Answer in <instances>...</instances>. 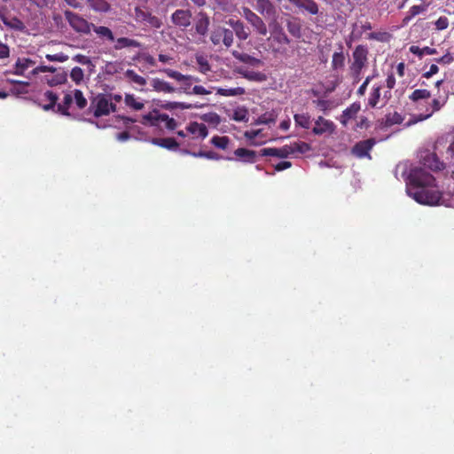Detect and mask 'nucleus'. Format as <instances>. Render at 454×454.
I'll list each match as a JSON object with an SVG mask.
<instances>
[{
	"instance_id": "1",
	"label": "nucleus",
	"mask_w": 454,
	"mask_h": 454,
	"mask_svg": "<svg viewBox=\"0 0 454 454\" xmlns=\"http://www.w3.org/2000/svg\"><path fill=\"white\" fill-rule=\"evenodd\" d=\"M406 183V193L416 202L427 206L443 204L442 193L435 184V178L423 168L413 167L408 171V165H398Z\"/></svg>"
},
{
	"instance_id": "2",
	"label": "nucleus",
	"mask_w": 454,
	"mask_h": 454,
	"mask_svg": "<svg viewBox=\"0 0 454 454\" xmlns=\"http://www.w3.org/2000/svg\"><path fill=\"white\" fill-rule=\"evenodd\" d=\"M269 51L274 55H285L287 51V45L290 40L280 25L275 23L267 39Z\"/></svg>"
},
{
	"instance_id": "3",
	"label": "nucleus",
	"mask_w": 454,
	"mask_h": 454,
	"mask_svg": "<svg viewBox=\"0 0 454 454\" xmlns=\"http://www.w3.org/2000/svg\"><path fill=\"white\" fill-rule=\"evenodd\" d=\"M43 98L48 101L47 104L42 105V107L45 111L54 109L57 106V111L62 115L69 116L70 114L68 109L74 104V97L71 90L65 94L61 103L56 105L58 100V95L51 90H47L43 94Z\"/></svg>"
},
{
	"instance_id": "4",
	"label": "nucleus",
	"mask_w": 454,
	"mask_h": 454,
	"mask_svg": "<svg viewBox=\"0 0 454 454\" xmlns=\"http://www.w3.org/2000/svg\"><path fill=\"white\" fill-rule=\"evenodd\" d=\"M90 109L95 117H100L115 112L116 106L113 102L112 94H99L92 100Z\"/></svg>"
},
{
	"instance_id": "5",
	"label": "nucleus",
	"mask_w": 454,
	"mask_h": 454,
	"mask_svg": "<svg viewBox=\"0 0 454 454\" xmlns=\"http://www.w3.org/2000/svg\"><path fill=\"white\" fill-rule=\"evenodd\" d=\"M368 49L365 45H358L353 51V62L350 66L351 74L356 82L361 79V73L368 60Z\"/></svg>"
},
{
	"instance_id": "6",
	"label": "nucleus",
	"mask_w": 454,
	"mask_h": 454,
	"mask_svg": "<svg viewBox=\"0 0 454 454\" xmlns=\"http://www.w3.org/2000/svg\"><path fill=\"white\" fill-rule=\"evenodd\" d=\"M241 14L244 17V19L253 27V30L255 34L262 36H265L267 35L268 28L266 23L254 12H253L247 7H243Z\"/></svg>"
},
{
	"instance_id": "7",
	"label": "nucleus",
	"mask_w": 454,
	"mask_h": 454,
	"mask_svg": "<svg viewBox=\"0 0 454 454\" xmlns=\"http://www.w3.org/2000/svg\"><path fill=\"white\" fill-rule=\"evenodd\" d=\"M36 64V60L27 57H19L12 68L8 71L10 74L16 75H21L27 78H31L30 71L33 70L34 66Z\"/></svg>"
},
{
	"instance_id": "8",
	"label": "nucleus",
	"mask_w": 454,
	"mask_h": 454,
	"mask_svg": "<svg viewBox=\"0 0 454 454\" xmlns=\"http://www.w3.org/2000/svg\"><path fill=\"white\" fill-rule=\"evenodd\" d=\"M210 41L215 46L223 43L226 48H230L233 44V32L223 27L215 28L210 35Z\"/></svg>"
},
{
	"instance_id": "9",
	"label": "nucleus",
	"mask_w": 454,
	"mask_h": 454,
	"mask_svg": "<svg viewBox=\"0 0 454 454\" xmlns=\"http://www.w3.org/2000/svg\"><path fill=\"white\" fill-rule=\"evenodd\" d=\"M65 17L70 26L77 32L88 35L92 29L93 23L88 22L76 13L70 11L65 12Z\"/></svg>"
},
{
	"instance_id": "10",
	"label": "nucleus",
	"mask_w": 454,
	"mask_h": 454,
	"mask_svg": "<svg viewBox=\"0 0 454 454\" xmlns=\"http://www.w3.org/2000/svg\"><path fill=\"white\" fill-rule=\"evenodd\" d=\"M186 131L189 135H192V137L183 142V145L185 146H192L194 144L195 139L200 138L203 140L208 134L207 126L204 123H199L197 121L191 122L186 127Z\"/></svg>"
},
{
	"instance_id": "11",
	"label": "nucleus",
	"mask_w": 454,
	"mask_h": 454,
	"mask_svg": "<svg viewBox=\"0 0 454 454\" xmlns=\"http://www.w3.org/2000/svg\"><path fill=\"white\" fill-rule=\"evenodd\" d=\"M135 20L139 23L149 25L153 28H160L162 25L161 20L158 17L140 7L135 8Z\"/></svg>"
},
{
	"instance_id": "12",
	"label": "nucleus",
	"mask_w": 454,
	"mask_h": 454,
	"mask_svg": "<svg viewBox=\"0 0 454 454\" xmlns=\"http://www.w3.org/2000/svg\"><path fill=\"white\" fill-rule=\"evenodd\" d=\"M420 163L433 171H438L444 168L443 161H441L436 153L430 151L424 152L420 156Z\"/></svg>"
},
{
	"instance_id": "13",
	"label": "nucleus",
	"mask_w": 454,
	"mask_h": 454,
	"mask_svg": "<svg viewBox=\"0 0 454 454\" xmlns=\"http://www.w3.org/2000/svg\"><path fill=\"white\" fill-rule=\"evenodd\" d=\"M143 118L146 121L164 123L166 129L169 130H174L177 127V122L175 119L170 118L166 114H160L156 111L144 115Z\"/></svg>"
},
{
	"instance_id": "14",
	"label": "nucleus",
	"mask_w": 454,
	"mask_h": 454,
	"mask_svg": "<svg viewBox=\"0 0 454 454\" xmlns=\"http://www.w3.org/2000/svg\"><path fill=\"white\" fill-rule=\"evenodd\" d=\"M192 14L190 10L178 9L171 15L172 23L183 30L192 24Z\"/></svg>"
},
{
	"instance_id": "15",
	"label": "nucleus",
	"mask_w": 454,
	"mask_h": 454,
	"mask_svg": "<svg viewBox=\"0 0 454 454\" xmlns=\"http://www.w3.org/2000/svg\"><path fill=\"white\" fill-rule=\"evenodd\" d=\"M335 124L333 121L325 119L322 116H318L315 120V126L312 129V133L317 136H322L325 134H333L335 131Z\"/></svg>"
},
{
	"instance_id": "16",
	"label": "nucleus",
	"mask_w": 454,
	"mask_h": 454,
	"mask_svg": "<svg viewBox=\"0 0 454 454\" xmlns=\"http://www.w3.org/2000/svg\"><path fill=\"white\" fill-rule=\"evenodd\" d=\"M376 140L374 138H369L366 140L357 142L352 148V153L357 158H369L370 151L375 145Z\"/></svg>"
},
{
	"instance_id": "17",
	"label": "nucleus",
	"mask_w": 454,
	"mask_h": 454,
	"mask_svg": "<svg viewBox=\"0 0 454 454\" xmlns=\"http://www.w3.org/2000/svg\"><path fill=\"white\" fill-rule=\"evenodd\" d=\"M254 9L266 19L276 20L277 8L270 0H256Z\"/></svg>"
},
{
	"instance_id": "18",
	"label": "nucleus",
	"mask_w": 454,
	"mask_h": 454,
	"mask_svg": "<svg viewBox=\"0 0 454 454\" xmlns=\"http://www.w3.org/2000/svg\"><path fill=\"white\" fill-rule=\"evenodd\" d=\"M227 24L230 25V27L232 28L231 31L233 32V34L235 33L236 36L240 41H246L249 37V28L246 27V25L241 20L236 19H230L227 21Z\"/></svg>"
},
{
	"instance_id": "19",
	"label": "nucleus",
	"mask_w": 454,
	"mask_h": 454,
	"mask_svg": "<svg viewBox=\"0 0 454 454\" xmlns=\"http://www.w3.org/2000/svg\"><path fill=\"white\" fill-rule=\"evenodd\" d=\"M262 156H274L278 158H287L294 154L293 149L289 145H284L280 148H263L261 150Z\"/></svg>"
},
{
	"instance_id": "20",
	"label": "nucleus",
	"mask_w": 454,
	"mask_h": 454,
	"mask_svg": "<svg viewBox=\"0 0 454 454\" xmlns=\"http://www.w3.org/2000/svg\"><path fill=\"white\" fill-rule=\"evenodd\" d=\"M210 25V19L204 12H200L196 16L195 30L200 35H206Z\"/></svg>"
},
{
	"instance_id": "21",
	"label": "nucleus",
	"mask_w": 454,
	"mask_h": 454,
	"mask_svg": "<svg viewBox=\"0 0 454 454\" xmlns=\"http://www.w3.org/2000/svg\"><path fill=\"white\" fill-rule=\"evenodd\" d=\"M232 56L239 61L247 64L253 67H258L262 65V61L260 59L254 58L247 53L239 52L238 51H232Z\"/></svg>"
},
{
	"instance_id": "22",
	"label": "nucleus",
	"mask_w": 454,
	"mask_h": 454,
	"mask_svg": "<svg viewBox=\"0 0 454 454\" xmlns=\"http://www.w3.org/2000/svg\"><path fill=\"white\" fill-rule=\"evenodd\" d=\"M114 49L115 51H120L124 48H141L142 44L138 41L135 39H131L129 37H119L117 39L114 38Z\"/></svg>"
},
{
	"instance_id": "23",
	"label": "nucleus",
	"mask_w": 454,
	"mask_h": 454,
	"mask_svg": "<svg viewBox=\"0 0 454 454\" xmlns=\"http://www.w3.org/2000/svg\"><path fill=\"white\" fill-rule=\"evenodd\" d=\"M300 9H302L309 13L315 15L318 13V6L314 0H288Z\"/></svg>"
},
{
	"instance_id": "24",
	"label": "nucleus",
	"mask_w": 454,
	"mask_h": 454,
	"mask_svg": "<svg viewBox=\"0 0 454 454\" xmlns=\"http://www.w3.org/2000/svg\"><path fill=\"white\" fill-rule=\"evenodd\" d=\"M151 143L153 145H158L160 147L166 148L170 151H176L180 145H183L182 143H177L172 137L166 138H152Z\"/></svg>"
},
{
	"instance_id": "25",
	"label": "nucleus",
	"mask_w": 454,
	"mask_h": 454,
	"mask_svg": "<svg viewBox=\"0 0 454 454\" xmlns=\"http://www.w3.org/2000/svg\"><path fill=\"white\" fill-rule=\"evenodd\" d=\"M91 30H93L100 40L110 43L114 42V33L109 27L93 24Z\"/></svg>"
},
{
	"instance_id": "26",
	"label": "nucleus",
	"mask_w": 454,
	"mask_h": 454,
	"mask_svg": "<svg viewBox=\"0 0 454 454\" xmlns=\"http://www.w3.org/2000/svg\"><path fill=\"white\" fill-rule=\"evenodd\" d=\"M234 155L236 156V159L233 158L232 160H239L247 163L254 162L256 158V153L254 151L248 150L246 148L236 149L234 151Z\"/></svg>"
},
{
	"instance_id": "27",
	"label": "nucleus",
	"mask_w": 454,
	"mask_h": 454,
	"mask_svg": "<svg viewBox=\"0 0 454 454\" xmlns=\"http://www.w3.org/2000/svg\"><path fill=\"white\" fill-rule=\"evenodd\" d=\"M151 85L153 90L158 92L173 93L176 90V89L171 86L170 83L159 78L152 79Z\"/></svg>"
},
{
	"instance_id": "28",
	"label": "nucleus",
	"mask_w": 454,
	"mask_h": 454,
	"mask_svg": "<svg viewBox=\"0 0 454 454\" xmlns=\"http://www.w3.org/2000/svg\"><path fill=\"white\" fill-rule=\"evenodd\" d=\"M359 110H360V105L359 104L353 103L352 105H350L348 108H346L342 112V114H341L340 119L341 124L346 126L349 120H351V119L356 117V115L359 112Z\"/></svg>"
},
{
	"instance_id": "29",
	"label": "nucleus",
	"mask_w": 454,
	"mask_h": 454,
	"mask_svg": "<svg viewBox=\"0 0 454 454\" xmlns=\"http://www.w3.org/2000/svg\"><path fill=\"white\" fill-rule=\"evenodd\" d=\"M239 73L246 79L252 82H264L266 75L262 72L252 71L248 69L239 68Z\"/></svg>"
},
{
	"instance_id": "30",
	"label": "nucleus",
	"mask_w": 454,
	"mask_h": 454,
	"mask_svg": "<svg viewBox=\"0 0 454 454\" xmlns=\"http://www.w3.org/2000/svg\"><path fill=\"white\" fill-rule=\"evenodd\" d=\"M211 89H215L218 95H221L223 97L242 96L246 92V90L243 87H236V88H231V89L211 87Z\"/></svg>"
},
{
	"instance_id": "31",
	"label": "nucleus",
	"mask_w": 454,
	"mask_h": 454,
	"mask_svg": "<svg viewBox=\"0 0 454 454\" xmlns=\"http://www.w3.org/2000/svg\"><path fill=\"white\" fill-rule=\"evenodd\" d=\"M295 125L302 129H308L311 126V117L307 113L295 114L294 115Z\"/></svg>"
},
{
	"instance_id": "32",
	"label": "nucleus",
	"mask_w": 454,
	"mask_h": 454,
	"mask_svg": "<svg viewBox=\"0 0 454 454\" xmlns=\"http://www.w3.org/2000/svg\"><path fill=\"white\" fill-rule=\"evenodd\" d=\"M192 156L196 157V158H206L208 160H233V157H223L213 151H208V152L200 151L198 153H193Z\"/></svg>"
},
{
	"instance_id": "33",
	"label": "nucleus",
	"mask_w": 454,
	"mask_h": 454,
	"mask_svg": "<svg viewBox=\"0 0 454 454\" xmlns=\"http://www.w3.org/2000/svg\"><path fill=\"white\" fill-rule=\"evenodd\" d=\"M90 7L97 12H107L110 4L106 0H86Z\"/></svg>"
},
{
	"instance_id": "34",
	"label": "nucleus",
	"mask_w": 454,
	"mask_h": 454,
	"mask_svg": "<svg viewBox=\"0 0 454 454\" xmlns=\"http://www.w3.org/2000/svg\"><path fill=\"white\" fill-rule=\"evenodd\" d=\"M345 63V56L342 51V46H340V51L334 52L332 59V67L333 70L343 68Z\"/></svg>"
},
{
	"instance_id": "35",
	"label": "nucleus",
	"mask_w": 454,
	"mask_h": 454,
	"mask_svg": "<svg viewBox=\"0 0 454 454\" xmlns=\"http://www.w3.org/2000/svg\"><path fill=\"white\" fill-rule=\"evenodd\" d=\"M125 77L137 86H145L146 84V79L137 74L134 70L128 69L124 74Z\"/></svg>"
},
{
	"instance_id": "36",
	"label": "nucleus",
	"mask_w": 454,
	"mask_h": 454,
	"mask_svg": "<svg viewBox=\"0 0 454 454\" xmlns=\"http://www.w3.org/2000/svg\"><path fill=\"white\" fill-rule=\"evenodd\" d=\"M410 51L420 59L424 55H434V54L437 53V51L434 48H430L427 46L419 48V46H416V45H411L410 47Z\"/></svg>"
},
{
	"instance_id": "37",
	"label": "nucleus",
	"mask_w": 454,
	"mask_h": 454,
	"mask_svg": "<svg viewBox=\"0 0 454 454\" xmlns=\"http://www.w3.org/2000/svg\"><path fill=\"white\" fill-rule=\"evenodd\" d=\"M286 27L288 32L295 38L301 36V27L299 21L295 20H289L286 22Z\"/></svg>"
},
{
	"instance_id": "38",
	"label": "nucleus",
	"mask_w": 454,
	"mask_h": 454,
	"mask_svg": "<svg viewBox=\"0 0 454 454\" xmlns=\"http://www.w3.org/2000/svg\"><path fill=\"white\" fill-rule=\"evenodd\" d=\"M382 89L381 85L373 86L372 92L370 93L368 98V106L374 108L377 106L380 98V90Z\"/></svg>"
},
{
	"instance_id": "39",
	"label": "nucleus",
	"mask_w": 454,
	"mask_h": 454,
	"mask_svg": "<svg viewBox=\"0 0 454 454\" xmlns=\"http://www.w3.org/2000/svg\"><path fill=\"white\" fill-rule=\"evenodd\" d=\"M427 9V5H413L410 8L408 12V15L403 19V24H408L409 21L417 16L418 14L426 12Z\"/></svg>"
},
{
	"instance_id": "40",
	"label": "nucleus",
	"mask_w": 454,
	"mask_h": 454,
	"mask_svg": "<svg viewBox=\"0 0 454 454\" xmlns=\"http://www.w3.org/2000/svg\"><path fill=\"white\" fill-rule=\"evenodd\" d=\"M125 104L127 106L132 108L133 110H141L144 107V103L140 100H138L134 95L132 94H126L125 96Z\"/></svg>"
},
{
	"instance_id": "41",
	"label": "nucleus",
	"mask_w": 454,
	"mask_h": 454,
	"mask_svg": "<svg viewBox=\"0 0 454 454\" xmlns=\"http://www.w3.org/2000/svg\"><path fill=\"white\" fill-rule=\"evenodd\" d=\"M74 97V104L78 109H83L87 106V99L84 98L83 93L80 90H71Z\"/></svg>"
},
{
	"instance_id": "42",
	"label": "nucleus",
	"mask_w": 454,
	"mask_h": 454,
	"mask_svg": "<svg viewBox=\"0 0 454 454\" xmlns=\"http://www.w3.org/2000/svg\"><path fill=\"white\" fill-rule=\"evenodd\" d=\"M71 80L76 84L80 85L84 82V72L79 67H74L70 72Z\"/></svg>"
},
{
	"instance_id": "43",
	"label": "nucleus",
	"mask_w": 454,
	"mask_h": 454,
	"mask_svg": "<svg viewBox=\"0 0 454 454\" xmlns=\"http://www.w3.org/2000/svg\"><path fill=\"white\" fill-rule=\"evenodd\" d=\"M231 140L228 137L215 136L211 138V144L218 149L225 150L228 148Z\"/></svg>"
},
{
	"instance_id": "44",
	"label": "nucleus",
	"mask_w": 454,
	"mask_h": 454,
	"mask_svg": "<svg viewBox=\"0 0 454 454\" xmlns=\"http://www.w3.org/2000/svg\"><path fill=\"white\" fill-rule=\"evenodd\" d=\"M196 63L199 66V71L202 74H207L211 70L210 64L208 63V60L207 57L203 55H196L195 57Z\"/></svg>"
},
{
	"instance_id": "45",
	"label": "nucleus",
	"mask_w": 454,
	"mask_h": 454,
	"mask_svg": "<svg viewBox=\"0 0 454 454\" xmlns=\"http://www.w3.org/2000/svg\"><path fill=\"white\" fill-rule=\"evenodd\" d=\"M403 118L399 113H397V112L389 113L385 117V125L389 127V126H392L395 124H400L403 122Z\"/></svg>"
},
{
	"instance_id": "46",
	"label": "nucleus",
	"mask_w": 454,
	"mask_h": 454,
	"mask_svg": "<svg viewBox=\"0 0 454 454\" xmlns=\"http://www.w3.org/2000/svg\"><path fill=\"white\" fill-rule=\"evenodd\" d=\"M218 7L219 10L224 12H232L235 5L232 0H212Z\"/></svg>"
},
{
	"instance_id": "47",
	"label": "nucleus",
	"mask_w": 454,
	"mask_h": 454,
	"mask_svg": "<svg viewBox=\"0 0 454 454\" xmlns=\"http://www.w3.org/2000/svg\"><path fill=\"white\" fill-rule=\"evenodd\" d=\"M135 121H136V120H134L132 118L117 115L114 121V123L110 124L109 126H114L115 128L120 129L121 127H128L129 125H130L131 123H134Z\"/></svg>"
},
{
	"instance_id": "48",
	"label": "nucleus",
	"mask_w": 454,
	"mask_h": 454,
	"mask_svg": "<svg viewBox=\"0 0 454 454\" xmlns=\"http://www.w3.org/2000/svg\"><path fill=\"white\" fill-rule=\"evenodd\" d=\"M290 147L293 149L294 154L296 153L303 154L311 150V146L306 142H295L290 145Z\"/></svg>"
},
{
	"instance_id": "49",
	"label": "nucleus",
	"mask_w": 454,
	"mask_h": 454,
	"mask_svg": "<svg viewBox=\"0 0 454 454\" xmlns=\"http://www.w3.org/2000/svg\"><path fill=\"white\" fill-rule=\"evenodd\" d=\"M430 97H431V93L429 90H425V89H419V90H415L411 93V95L410 96V98L412 101H418L419 99L429 98Z\"/></svg>"
},
{
	"instance_id": "50",
	"label": "nucleus",
	"mask_w": 454,
	"mask_h": 454,
	"mask_svg": "<svg viewBox=\"0 0 454 454\" xmlns=\"http://www.w3.org/2000/svg\"><path fill=\"white\" fill-rule=\"evenodd\" d=\"M163 107L168 110H174V109H192V106L191 104H186L183 102H167L165 105H163Z\"/></svg>"
},
{
	"instance_id": "51",
	"label": "nucleus",
	"mask_w": 454,
	"mask_h": 454,
	"mask_svg": "<svg viewBox=\"0 0 454 454\" xmlns=\"http://www.w3.org/2000/svg\"><path fill=\"white\" fill-rule=\"evenodd\" d=\"M277 115L274 113H265L259 116L257 122L259 124H270L275 123Z\"/></svg>"
},
{
	"instance_id": "52",
	"label": "nucleus",
	"mask_w": 454,
	"mask_h": 454,
	"mask_svg": "<svg viewBox=\"0 0 454 454\" xmlns=\"http://www.w3.org/2000/svg\"><path fill=\"white\" fill-rule=\"evenodd\" d=\"M164 73L170 78L176 80L181 82L183 80L187 79L185 74L179 73L178 71L173 69H164Z\"/></svg>"
},
{
	"instance_id": "53",
	"label": "nucleus",
	"mask_w": 454,
	"mask_h": 454,
	"mask_svg": "<svg viewBox=\"0 0 454 454\" xmlns=\"http://www.w3.org/2000/svg\"><path fill=\"white\" fill-rule=\"evenodd\" d=\"M212 90L213 89H211V87L209 89H207L201 85H194L192 88L191 93H192V95H200V96L209 95L212 93Z\"/></svg>"
},
{
	"instance_id": "54",
	"label": "nucleus",
	"mask_w": 454,
	"mask_h": 454,
	"mask_svg": "<svg viewBox=\"0 0 454 454\" xmlns=\"http://www.w3.org/2000/svg\"><path fill=\"white\" fill-rule=\"evenodd\" d=\"M46 59H48L49 61H58V62H65L68 59V56L60 52V53H57V54H47L45 56Z\"/></svg>"
},
{
	"instance_id": "55",
	"label": "nucleus",
	"mask_w": 454,
	"mask_h": 454,
	"mask_svg": "<svg viewBox=\"0 0 454 454\" xmlns=\"http://www.w3.org/2000/svg\"><path fill=\"white\" fill-rule=\"evenodd\" d=\"M180 83H181V86L178 89H176V91L183 92V93H185L186 95H192L191 90H192V88L193 87L192 83L188 81H185V80H183Z\"/></svg>"
},
{
	"instance_id": "56",
	"label": "nucleus",
	"mask_w": 454,
	"mask_h": 454,
	"mask_svg": "<svg viewBox=\"0 0 454 454\" xmlns=\"http://www.w3.org/2000/svg\"><path fill=\"white\" fill-rule=\"evenodd\" d=\"M376 76V74H372L370 76H367L364 82L361 84V86L357 90V94L359 96H364L365 94L366 89L370 82Z\"/></svg>"
},
{
	"instance_id": "57",
	"label": "nucleus",
	"mask_w": 454,
	"mask_h": 454,
	"mask_svg": "<svg viewBox=\"0 0 454 454\" xmlns=\"http://www.w3.org/2000/svg\"><path fill=\"white\" fill-rule=\"evenodd\" d=\"M435 27L438 30H443L446 29L449 26V20L445 16H441L436 21H435Z\"/></svg>"
},
{
	"instance_id": "58",
	"label": "nucleus",
	"mask_w": 454,
	"mask_h": 454,
	"mask_svg": "<svg viewBox=\"0 0 454 454\" xmlns=\"http://www.w3.org/2000/svg\"><path fill=\"white\" fill-rule=\"evenodd\" d=\"M454 60V58L450 52H447L441 58L435 59L434 61L438 64L449 65Z\"/></svg>"
},
{
	"instance_id": "59",
	"label": "nucleus",
	"mask_w": 454,
	"mask_h": 454,
	"mask_svg": "<svg viewBox=\"0 0 454 454\" xmlns=\"http://www.w3.org/2000/svg\"><path fill=\"white\" fill-rule=\"evenodd\" d=\"M313 103L317 106V107L319 110H321L323 112L327 111L330 107V102L325 99H317V100H314Z\"/></svg>"
},
{
	"instance_id": "60",
	"label": "nucleus",
	"mask_w": 454,
	"mask_h": 454,
	"mask_svg": "<svg viewBox=\"0 0 454 454\" xmlns=\"http://www.w3.org/2000/svg\"><path fill=\"white\" fill-rule=\"evenodd\" d=\"M104 71L107 74H114L118 72V64L114 62H108L106 64Z\"/></svg>"
},
{
	"instance_id": "61",
	"label": "nucleus",
	"mask_w": 454,
	"mask_h": 454,
	"mask_svg": "<svg viewBox=\"0 0 454 454\" xmlns=\"http://www.w3.org/2000/svg\"><path fill=\"white\" fill-rule=\"evenodd\" d=\"M73 60L79 64L87 66V64H90L91 59L88 56L82 54H76L73 57Z\"/></svg>"
},
{
	"instance_id": "62",
	"label": "nucleus",
	"mask_w": 454,
	"mask_h": 454,
	"mask_svg": "<svg viewBox=\"0 0 454 454\" xmlns=\"http://www.w3.org/2000/svg\"><path fill=\"white\" fill-rule=\"evenodd\" d=\"M66 80L65 74H57L55 77H53L51 80H48V83L51 86H55L58 84H61Z\"/></svg>"
},
{
	"instance_id": "63",
	"label": "nucleus",
	"mask_w": 454,
	"mask_h": 454,
	"mask_svg": "<svg viewBox=\"0 0 454 454\" xmlns=\"http://www.w3.org/2000/svg\"><path fill=\"white\" fill-rule=\"evenodd\" d=\"M446 159L454 163V140L450 144L446 150Z\"/></svg>"
},
{
	"instance_id": "64",
	"label": "nucleus",
	"mask_w": 454,
	"mask_h": 454,
	"mask_svg": "<svg viewBox=\"0 0 454 454\" xmlns=\"http://www.w3.org/2000/svg\"><path fill=\"white\" fill-rule=\"evenodd\" d=\"M47 72V68L45 65H35L33 70L30 71L31 75L35 76L40 73Z\"/></svg>"
}]
</instances>
